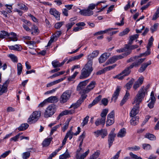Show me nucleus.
I'll use <instances>...</instances> for the list:
<instances>
[{
  "label": "nucleus",
  "mask_w": 159,
  "mask_h": 159,
  "mask_svg": "<svg viewBox=\"0 0 159 159\" xmlns=\"http://www.w3.org/2000/svg\"><path fill=\"white\" fill-rule=\"evenodd\" d=\"M65 79V77H64L63 78H61L60 79L57 80L55 81H53L50 82L49 83H48L47 85V87H51V86H52V85L56 84L62 81Z\"/></svg>",
  "instance_id": "obj_20"
},
{
  "label": "nucleus",
  "mask_w": 159,
  "mask_h": 159,
  "mask_svg": "<svg viewBox=\"0 0 159 159\" xmlns=\"http://www.w3.org/2000/svg\"><path fill=\"white\" fill-rule=\"evenodd\" d=\"M29 127V125L27 123L22 124L18 128L20 131H23Z\"/></svg>",
  "instance_id": "obj_36"
},
{
  "label": "nucleus",
  "mask_w": 159,
  "mask_h": 159,
  "mask_svg": "<svg viewBox=\"0 0 159 159\" xmlns=\"http://www.w3.org/2000/svg\"><path fill=\"white\" fill-rule=\"evenodd\" d=\"M18 6H19L20 8L21 9L26 11L28 9V7L25 4H19Z\"/></svg>",
  "instance_id": "obj_62"
},
{
  "label": "nucleus",
  "mask_w": 159,
  "mask_h": 159,
  "mask_svg": "<svg viewBox=\"0 0 159 159\" xmlns=\"http://www.w3.org/2000/svg\"><path fill=\"white\" fill-rule=\"evenodd\" d=\"M139 35L138 34H135L130 36L129 37L130 39L128 42L129 44L131 45L133 43V41L138 38Z\"/></svg>",
  "instance_id": "obj_29"
},
{
  "label": "nucleus",
  "mask_w": 159,
  "mask_h": 159,
  "mask_svg": "<svg viewBox=\"0 0 159 159\" xmlns=\"http://www.w3.org/2000/svg\"><path fill=\"white\" fill-rule=\"evenodd\" d=\"M129 92L128 91H126V94L120 103V106H122L126 102L128 99L127 97L129 96Z\"/></svg>",
  "instance_id": "obj_30"
},
{
  "label": "nucleus",
  "mask_w": 159,
  "mask_h": 159,
  "mask_svg": "<svg viewBox=\"0 0 159 159\" xmlns=\"http://www.w3.org/2000/svg\"><path fill=\"white\" fill-rule=\"evenodd\" d=\"M143 149L146 150L150 149L151 148V145L148 144L144 143L143 144Z\"/></svg>",
  "instance_id": "obj_51"
},
{
  "label": "nucleus",
  "mask_w": 159,
  "mask_h": 159,
  "mask_svg": "<svg viewBox=\"0 0 159 159\" xmlns=\"http://www.w3.org/2000/svg\"><path fill=\"white\" fill-rule=\"evenodd\" d=\"M23 69L22 65L20 63H18L17 65V74L18 75H20L22 72Z\"/></svg>",
  "instance_id": "obj_38"
},
{
  "label": "nucleus",
  "mask_w": 159,
  "mask_h": 159,
  "mask_svg": "<svg viewBox=\"0 0 159 159\" xmlns=\"http://www.w3.org/2000/svg\"><path fill=\"white\" fill-rule=\"evenodd\" d=\"M89 116H87L85 117L83 120V121L81 124L82 126H84L85 125L87 124L89 121Z\"/></svg>",
  "instance_id": "obj_47"
},
{
  "label": "nucleus",
  "mask_w": 159,
  "mask_h": 159,
  "mask_svg": "<svg viewBox=\"0 0 159 159\" xmlns=\"http://www.w3.org/2000/svg\"><path fill=\"white\" fill-rule=\"evenodd\" d=\"M46 99L47 102L49 103H56L58 101V98L55 96H52Z\"/></svg>",
  "instance_id": "obj_21"
},
{
  "label": "nucleus",
  "mask_w": 159,
  "mask_h": 159,
  "mask_svg": "<svg viewBox=\"0 0 159 159\" xmlns=\"http://www.w3.org/2000/svg\"><path fill=\"white\" fill-rule=\"evenodd\" d=\"M102 103L105 106L107 105L108 103V100L107 98H103L101 100Z\"/></svg>",
  "instance_id": "obj_64"
},
{
  "label": "nucleus",
  "mask_w": 159,
  "mask_h": 159,
  "mask_svg": "<svg viewBox=\"0 0 159 159\" xmlns=\"http://www.w3.org/2000/svg\"><path fill=\"white\" fill-rule=\"evenodd\" d=\"M158 25V23H155L153 25V26H152L151 27L150 30L152 33H153L157 30Z\"/></svg>",
  "instance_id": "obj_54"
},
{
  "label": "nucleus",
  "mask_w": 159,
  "mask_h": 159,
  "mask_svg": "<svg viewBox=\"0 0 159 159\" xmlns=\"http://www.w3.org/2000/svg\"><path fill=\"white\" fill-rule=\"evenodd\" d=\"M74 112V110H66L64 111H62L61 113H60L58 116L59 117L61 118L62 116L64 115H66L69 114H72Z\"/></svg>",
  "instance_id": "obj_24"
},
{
  "label": "nucleus",
  "mask_w": 159,
  "mask_h": 159,
  "mask_svg": "<svg viewBox=\"0 0 159 159\" xmlns=\"http://www.w3.org/2000/svg\"><path fill=\"white\" fill-rule=\"evenodd\" d=\"M120 89H121L119 86H117L116 91H115L112 95V97L111 98V101L114 100L115 102H116V100L117 98L119 95Z\"/></svg>",
  "instance_id": "obj_16"
},
{
  "label": "nucleus",
  "mask_w": 159,
  "mask_h": 159,
  "mask_svg": "<svg viewBox=\"0 0 159 159\" xmlns=\"http://www.w3.org/2000/svg\"><path fill=\"white\" fill-rule=\"evenodd\" d=\"M129 31V30L128 28H126L122 32L120 33L119 35L120 36H122L123 35L127 34Z\"/></svg>",
  "instance_id": "obj_48"
},
{
  "label": "nucleus",
  "mask_w": 159,
  "mask_h": 159,
  "mask_svg": "<svg viewBox=\"0 0 159 159\" xmlns=\"http://www.w3.org/2000/svg\"><path fill=\"white\" fill-rule=\"evenodd\" d=\"M116 56H114L109 59L105 63V65H108L115 63L117 61Z\"/></svg>",
  "instance_id": "obj_22"
},
{
  "label": "nucleus",
  "mask_w": 159,
  "mask_h": 159,
  "mask_svg": "<svg viewBox=\"0 0 159 159\" xmlns=\"http://www.w3.org/2000/svg\"><path fill=\"white\" fill-rule=\"evenodd\" d=\"M147 94V89L144 87H142L139 89L133 103V104H136L130 112V116L131 117H134L139 113L140 108L139 104L142 102L145 94Z\"/></svg>",
  "instance_id": "obj_1"
},
{
  "label": "nucleus",
  "mask_w": 159,
  "mask_h": 159,
  "mask_svg": "<svg viewBox=\"0 0 159 159\" xmlns=\"http://www.w3.org/2000/svg\"><path fill=\"white\" fill-rule=\"evenodd\" d=\"M151 64L152 63L151 61H149L148 62L143 64L138 70L139 72V73L143 72L146 70L147 67Z\"/></svg>",
  "instance_id": "obj_17"
},
{
  "label": "nucleus",
  "mask_w": 159,
  "mask_h": 159,
  "mask_svg": "<svg viewBox=\"0 0 159 159\" xmlns=\"http://www.w3.org/2000/svg\"><path fill=\"white\" fill-rule=\"evenodd\" d=\"M92 65L93 62L88 61L87 63L85 64L83 69H85V70L91 73L93 70Z\"/></svg>",
  "instance_id": "obj_18"
},
{
  "label": "nucleus",
  "mask_w": 159,
  "mask_h": 159,
  "mask_svg": "<svg viewBox=\"0 0 159 159\" xmlns=\"http://www.w3.org/2000/svg\"><path fill=\"white\" fill-rule=\"evenodd\" d=\"M134 80V79L132 78L126 84L125 87L128 90L131 87Z\"/></svg>",
  "instance_id": "obj_40"
},
{
  "label": "nucleus",
  "mask_w": 159,
  "mask_h": 159,
  "mask_svg": "<svg viewBox=\"0 0 159 159\" xmlns=\"http://www.w3.org/2000/svg\"><path fill=\"white\" fill-rule=\"evenodd\" d=\"M9 80H7L3 83L2 86L0 85V88H1L0 89V96L3 93L7 92V87L9 83Z\"/></svg>",
  "instance_id": "obj_8"
},
{
  "label": "nucleus",
  "mask_w": 159,
  "mask_h": 159,
  "mask_svg": "<svg viewBox=\"0 0 159 159\" xmlns=\"http://www.w3.org/2000/svg\"><path fill=\"white\" fill-rule=\"evenodd\" d=\"M125 76L123 75H120V73L116 75L115 77H114V78H117L118 80H123Z\"/></svg>",
  "instance_id": "obj_60"
},
{
  "label": "nucleus",
  "mask_w": 159,
  "mask_h": 159,
  "mask_svg": "<svg viewBox=\"0 0 159 159\" xmlns=\"http://www.w3.org/2000/svg\"><path fill=\"white\" fill-rule=\"evenodd\" d=\"M57 109L56 105L54 104L49 105L46 108L44 113V117L48 118L52 116L56 112Z\"/></svg>",
  "instance_id": "obj_3"
},
{
  "label": "nucleus",
  "mask_w": 159,
  "mask_h": 159,
  "mask_svg": "<svg viewBox=\"0 0 159 159\" xmlns=\"http://www.w3.org/2000/svg\"><path fill=\"white\" fill-rule=\"evenodd\" d=\"M126 134V129L125 128L121 129L117 134L118 137L122 138L125 136Z\"/></svg>",
  "instance_id": "obj_27"
},
{
  "label": "nucleus",
  "mask_w": 159,
  "mask_h": 159,
  "mask_svg": "<svg viewBox=\"0 0 159 159\" xmlns=\"http://www.w3.org/2000/svg\"><path fill=\"white\" fill-rule=\"evenodd\" d=\"M100 154V151L97 150L90 157L89 159H96L99 156Z\"/></svg>",
  "instance_id": "obj_41"
},
{
  "label": "nucleus",
  "mask_w": 159,
  "mask_h": 159,
  "mask_svg": "<svg viewBox=\"0 0 159 159\" xmlns=\"http://www.w3.org/2000/svg\"><path fill=\"white\" fill-rule=\"evenodd\" d=\"M115 122L114 119H108L107 118L106 121V126H107L111 125Z\"/></svg>",
  "instance_id": "obj_44"
},
{
  "label": "nucleus",
  "mask_w": 159,
  "mask_h": 159,
  "mask_svg": "<svg viewBox=\"0 0 159 159\" xmlns=\"http://www.w3.org/2000/svg\"><path fill=\"white\" fill-rule=\"evenodd\" d=\"M107 131L105 129H102L101 130V135H102V138H103L105 136H107Z\"/></svg>",
  "instance_id": "obj_55"
},
{
  "label": "nucleus",
  "mask_w": 159,
  "mask_h": 159,
  "mask_svg": "<svg viewBox=\"0 0 159 159\" xmlns=\"http://www.w3.org/2000/svg\"><path fill=\"white\" fill-rule=\"evenodd\" d=\"M159 17V7L157 9L156 12L154 14L152 18V20H156Z\"/></svg>",
  "instance_id": "obj_42"
},
{
  "label": "nucleus",
  "mask_w": 159,
  "mask_h": 159,
  "mask_svg": "<svg viewBox=\"0 0 159 159\" xmlns=\"http://www.w3.org/2000/svg\"><path fill=\"white\" fill-rule=\"evenodd\" d=\"M52 138H49L48 139H46L43 141L42 144L43 147H47L48 146L51 141H52Z\"/></svg>",
  "instance_id": "obj_32"
},
{
  "label": "nucleus",
  "mask_w": 159,
  "mask_h": 159,
  "mask_svg": "<svg viewBox=\"0 0 159 159\" xmlns=\"http://www.w3.org/2000/svg\"><path fill=\"white\" fill-rule=\"evenodd\" d=\"M84 55L82 53L80 54L79 55L75 56L74 57H71L67 62V63H68L69 62L76 60H78L80 59L82 56Z\"/></svg>",
  "instance_id": "obj_26"
},
{
  "label": "nucleus",
  "mask_w": 159,
  "mask_h": 159,
  "mask_svg": "<svg viewBox=\"0 0 159 159\" xmlns=\"http://www.w3.org/2000/svg\"><path fill=\"white\" fill-rule=\"evenodd\" d=\"M145 58L139 59L135 61L129 66L126 67L121 73L120 75H123L125 77L128 76L131 73L130 70L134 67H137L139 66L142 62H143Z\"/></svg>",
  "instance_id": "obj_2"
},
{
  "label": "nucleus",
  "mask_w": 159,
  "mask_h": 159,
  "mask_svg": "<svg viewBox=\"0 0 159 159\" xmlns=\"http://www.w3.org/2000/svg\"><path fill=\"white\" fill-rule=\"evenodd\" d=\"M108 111V109L106 108L103 109L100 114V116L101 117V118L105 120Z\"/></svg>",
  "instance_id": "obj_33"
},
{
  "label": "nucleus",
  "mask_w": 159,
  "mask_h": 159,
  "mask_svg": "<svg viewBox=\"0 0 159 159\" xmlns=\"http://www.w3.org/2000/svg\"><path fill=\"white\" fill-rule=\"evenodd\" d=\"M50 13L54 16L57 20H60V15L59 12L54 8H51L49 11Z\"/></svg>",
  "instance_id": "obj_12"
},
{
  "label": "nucleus",
  "mask_w": 159,
  "mask_h": 159,
  "mask_svg": "<svg viewBox=\"0 0 159 159\" xmlns=\"http://www.w3.org/2000/svg\"><path fill=\"white\" fill-rule=\"evenodd\" d=\"M91 72L85 70V69H82L81 73V75L80 76V79H84L87 78L89 76Z\"/></svg>",
  "instance_id": "obj_11"
},
{
  "label": "nucleus",
  "mask_w": 159,
  "mask_h": 159,
  "mask_svg": "<svg viewBox=\"0 0 159 159\" xmlns=\"http://www.w3.org/2000/svg\"><path fill=\"white\" fill-rule=\"evenodd\" d=\"M75 24V23L74 22H70L67 24L66 27L67 28V31L70 29Z\"/></svg>",
  "instance_id": "obj_59"
},
{
  "label": "nucleus",
  "mask_w": 159,
  "mask_h": 159,
  "mask_svg": "<svg viewBox=\"0 0 159 159\" xmlns=\"http://www.w3.org/2000/svg\"><path fill=\"white\" fill-rule=\"evenodd\" d=\"M8 57L11 59L12 61L13 62H17L18 61L17 57L14 55L12 54H9Z\"/></svg>",
  "instance_id": "obj_43"
},
{
  "label": "nucleus",
  "mask_w": 159,
  "mask_h": 159,
  "mask_svg": "<svg viewBox=\"0 0 159 159\" xmlns=\"http://www.w3.org/2000/svg\"><path fill=\"white\" fill-rule=\"evenodd\" d=\"M40 111H34L30 115L28 119L27 122L30 124L34 123L39 119L41 116Z\"/></svg>",
  "instance_id": "obj_4"
},
{
  "label": "nucleus",
  "mask_w": 159,
  "mask_h": 159,
  "mask_svg": "<svg viewBox=\"0 0 159 159\" xmlns=\"http://www.w3.org/2000/svg\"><path fill=\"white\" fill-rule=\"evenodd\" d=\"M143 79L144 78L143 77H139L137 80L135 82L133 86V88L135 90H136L143 83Z\"/></svg>",
  "instance_id": "obj_15"
},
{
  "label": "nucleus",
  "mask_w": 159,
  "mask_h": 159,
  "mask_svg": "<svg viewBox=\"0 0 159 159\" xmlns=\"http://www.w3.org/2000/svg\"><path fill=\"white\" fill-rule=\"evenodd\" d=\"M132 117L133 118L130 120V123L132 125L135 126L139 123V118L137 116Z\"/></svg>",
  "instance_id": "obj_34"
},
{
  "label": "nucleus",
  "mask_w": 159,
  "mask_h": 159,
  "mask_svg": "<svg viewBox=\"0 0 159 159\" xmlns=\"http://www.w3.org/2000/svg\"><path fill=\"white\" fill-rule=\"evenodd\" d=\"M80 12L81 15L85 16H89L93 14V11L88 8L86 9L80 11Z\"/></svg>",
  "instance_id": "obj_10"
},
{
  "label": "nucleus",
  "mask_w": 159,
  "mask_h": 159,
  "mask_svg": "<svg viewBox=\"0 0 159 159\" xmlns=\"http://www.w3.org/2000/svg\"><path fill=\"white\" fill-rule=\"evenodd\" d=\"M74 134V133L72 131H71V130H70L68 131L66 134L65 136H66V138H68V137L69 138V139L70 140L72 138L73 135Z\"/></svg>",
  "instance_id": "obj_46"
},
{
  "label": "nucleus",
  "mask_w": 159,
  "mask_h": 159,
  "mask_svg": "<svg viewBox=\"0 0 159 159\" xmlns=\"http://www.w3.org/2000/svg\"><path fill=\"white\" fill-rule=\"evenodd\" d=\"M70 157V156L68 150L67 149L64 154L60 156L59 158L60 159H66L67 158Z\"/></svg>",
  "instance_id": "obj_35"
},
{
  "label": "nucleus",
  "mask_w": 159,
  "mask_h": 159,
  "mask_svg": "<svg viewBox=\"0 0 159 159\" xmlns=\"http://www.w3.org/2000/svg\"><path fill=\"white\" fill-rule=\"evenodd\" d=\"M153 40L154 39L152 37V36H151L148 40V43L147 47V50L146 51L145 53L141 54V55L140 56V57H141L143 56H148L150 54V48L152 44V42Z\"/></svg>",
  "instance_id": "obj_7"
},
{
  "label": "nucleus",
  "mask_w": 159,
  "mask_h": 159,
  "mask_svg": "<svg viewBox=\"0 0 159 159\" xmlns=\"http://www.w3.org/2000/svg\"><path fill=\"white\" fill-rule=\"evenodd\" d=\"M115 112L113 110L108 114L107 116V118L108 119H114Z\"/></svg>",
  "instance_id": "obj_49"
},
{
  "label": "nucleus",
  "mask_w": 159,
  "mask_h": 159,
  "mask_svg": "<svg viewBox=\"0 0 159 159\" xmlns=\"http://www.w3.org/2000/svg\"><path fill=\"white\" fill-rule=\"evenodd\" d=\"M89 80H86L80 82L79 84L77 87L76 90L77 91L79 92L80 93H85L84 92V91L85 90V87L89 82Z\"/></svg>",
  "instance_id": "obj_6"
},
{
  "label": "nucleus",
  "mask_w": 159,
  "mask_h": 159,
  "mask_svg": "<svg viewBox=\"0 0 159 159\" xmlns=\"http://www.w3.org/2000/svg\"><path fill=\"white\" fill-rule=\"evenodd\" d=\"M116 136V134H109L108 137V142L109 148L112 145Z\"/></svg>",
  "instance_id": "obj_19"
},
{
  "label": "nucleus",
  "mask_w": 159,
  "mask_h": 159,
  "mask_svg": "<svg viewBox=\"0 0 159 159\" xmlns=\"http://www.w3.org/2000/svg\"><path fill=\"white\" fill-rule=\"evenodd\" d=\"M151 116L149 115H147L146 116L145 119L143 121L142 124H141V126H143L148 121V120L150 118Z\"/></svg>",
  "instance_id": "obj_63"
},
{
  "label": "nucleus",
  "mask_w": 159,
  "mask_h": 159,
  "mask_svg": "<svg viewBox=\"0 0 159 159\" xmlns=\"http://www.w3.org/2000/svg\"><path fill=\"white\" fill-rule=\"evenodd\" d=\"M89 152V150H88L87 151L81 155L80 156L79 155V154L77 153L76 154V159H84V158L88 155Z\"/></svg>",
  "instance_id": "obj_28"
},
{
  "label": "nucleus",
  "mask_w": 159,
  "mask_h": 159,
  "mask_svg": "<svg viewBox=\"0 0 159 159\" xmlns=\"http://www.w3.org/2000/svg\"><path fill=\"white\" fill-rule=\"evenodd\" d=\"M72 94V92L70 90L66 91L62 93L60 97L59 101L61 104L66 102L70 98Z\"/></svg>",
  "instance_id": "obj_5"
},
{
  "label": "nucleus",
  "mask_w": 159,
  "mask_h": 159,
  "mask_svg": "<svg viewBox=\"0 0 159 159\" xmlns=\"http://www.w3.org/2000/svg\"><path fill=\"white\" fill-rule=\"evenodd\" d=\"M131 51H129L127 52H126L124 53H123L122 55H116V56L117 60H118L119 59H121L124 58V57H126L127 56L129 55L131 53Z\"/></svg>",
  "instance_id": "obj_31"
},
{
  "label": "nucleus",
  "mask_w": 159,
  "mask_h": 159,
  "mask_svg": "<svg viewBox=\"0 0 159 159\" xmlns=\"http://www.w3.org/2000/svg\"><path fill=\"white\" fill-rule=\"evenodd\" d=\"M20 45L16 44L14 46H9L8 47L10 50L20 51L22 49V48L20 47Z\"/></svg>",
  "instance_id": "obj_23"
},
{
  "label": "nucleus",
  "mask_w": 159,
  "mask_h": 159,
  "mask_svg": "<svg viewBox=\"0 0 159 159\" xmlns=\"http://www.w3.org/2000/svg\"><path fill=\"white\" fill-rule=\"evenodd\" d=\"M130 45L128 44H126L125 45V47L123 48L124 52H127L129 51H131Z\"/></svg>",
  "instance_id": "obj_50"
},
{
  "label": "nucleus",
  "mask_w": 159,
  "mask_h": 159,
  "mask_svg": "<svg viewBox=\"0 0 159 159\" xmlns=\"http://www.w3.org/2000/svg\"><path fill=\"white\" fill-rule=\"evenodd\" d=\"M82 94L80 99L78 101V102H80V104H81L87 97V95L85 93H83Z\"/></svg>",
  "instance_id": "obj_45"
},
{
  "label": "nucleus",
  "mask_w": 159,
  "mask_h": 159,
  "mask_svg": "<svg viewBox=\"0 0 159 159\" xmlns=\"http://www.w3.org/2000/svg\"><path fill=\"white\" fill-rule=\"evenodd\" d=\"M102 97V96L101 95H99L98 97L95 98L93 100V102L96 104L101 100Z\"/></svg>",
  "instance_id": "obj_56"
},
{
  "label": "nucleus",
  "mask_w": 159,
  "mask_h": 159,
  "mask_svg": "<svg viewBox=\"0 0 159 159\" xmlns=\"http://www.w3.org/2000/svg\"><path fill=\"white\" fill-rule=\"evenodd\" d=\"M1 34L2 35L4 38H5V36H8L9 37L10 36V34L4 30H2L1 31Z\"/></svg>",
  "instance_id": "obj_61"
},
{
  "label": "nucleus",
  "mask_w": 159,
  "mask_h": 159,
  "mask_svg": "<svg viewBox=\"0 0 159 159\" xmlns=\"http://www.w3.org/2000/svg\"><path fill=\"white\" fill-rule=\"evenodd\" d=\"M61 125V124H60L59 125H57L53 127V128H52V129L50 133V135L52 134L55 131H56L57 129V128H59Z\"/></svg>",
  "instance_id": "obj_52"
},
{
  "label": "nucleus",
  "mask_w": 159,
  "mask_h": 159,
  "mask_svg": "<svg viewBox=\"0 0 159 159\" xmlns=\"http://www.w3.org/2000/svg\"><path fill=\"white\" fill-rule=\"evenodd\" d=\"M150 96V99L151 101L148 104V106L151 109L154 107V105L156 101V98L154 96L153 92L152 91L151 92Z\"/></svg>",
  "instance_id": "obj_9"
},
{
  "label": "nucleus",
  "mask_w": 159,
  "mask_h": 159,
  "mask_svg": "<svg viewBox=\"0 0 159 159\" xmlns=\"http://www.w3.org/2000/svg\"><path fill=\"white\" fill-rule=\"evenodd\" d=\"M145 137L151 140L156 139V137L153 134L149 133H147L145 135Z\"/></svg>",
  "instance_id": "obj_37"
},
{
  "label": "nucleus",
  "mask_w": 159,
  "mask_h": 159,
  "mask_svg": "<svg viewBox=\"0 0 159 159\" xmlns=\"http://www.w3.org/2000/svg\"><path fill=\"white\" fill-rule=\"evenodd\" d=\"M52 65L54 68H57L60 67L62 65L61 63H60L57 60H55L52 62Z\"/></svg>",
  "instance_id": "obj_39"
},
{
  "label": "nucleus",
  "mask_w": 159,
  "mask_h": 159,
  "mask_svg": "<svg viewBox=\"0 0 159 159\" xmlns=\"http://www.w3.org/2000/svg\"><path fill=\"white\" fill-rule=\"evenodd\" d=\"M105 120L101 118H98L96 120L95 124L97 126H98L100 125H104L105 124Z\"/></svg>",
  "instance_id": "obj_25"
},
{
  "label": "nucleus",
  "mask_w": 159,
  "mask_h": 159,
  "mask_svg": "<svg viewBox=\"0 0 159 159\" xmlns=\"http://www.w3.org/2000/svg\"><path fill=\"white\" fill-rule=\"evenodd\" d=\"M96 84V82L95 81H92L85 88V90H84V92L85 93H88L94 88Z\"/></svg>",
  "instance_id": "obj_14"
},
{
  "label": "nucleus",
  "mask_w": 159,
  "mask_h": 159,
  "mask_svg": "<svg viewBox=\"0 0 159 159\" xmlns=\"http://www.w3.org/2000/svg\"><path fill=\"white\" fill-rule=\"evenodd\" d=\"M30 155V152H24L22 154V157L24 159H27Z\"/></svg>",
  "instance_id": "obj_53"
},
{
  "label": "nucleus",
  "mask_w": 159,
  "mask_h": 159,
  "mask_svg": "<svg viewBox=\"0 0 159 159\" xmlns=\"http://www.w3.org/2000/svg\"><path fill=\"white\" fill-rule=\"evenodd\" d=\"M64 21H62L57 23L55 25V28L57 29H59L64 24Z\"/></svg>",
  "instance_id": "obj_57"
},
{
  "label": "nucleus",
  "mask_w": 159,
  "mask_h": 159,
  "mask_svg": "<svg viewBox=\"0 0 159 159\" xmlns=\"http://www.w3.org/2000/svg\"><path fill=\"white\" fill-rule=\"evenodd\" d=\"M116 66V64H113L112 66H109L105 68V70L106 71H108L111 70L114 68Z\"/></svg>",
  "instance_id": "obj_58"
},
{
  "label": "nucleus",
  "mask_w": 159,
  "mask_h": 159,
  "mask_svg": "<svg viewBox=\"0 0 159 159\" xmlns=\"http://www.w3.org/2000/svg\"><path fill=\"white\" fill-rule=\"evenodd\" d=\"M99 53V51L98 50H95L89 54L88 57V60L93 62V59L97 57Z\"/></svg>",
  "instance_id": "obj_13"
}]
</instances>
